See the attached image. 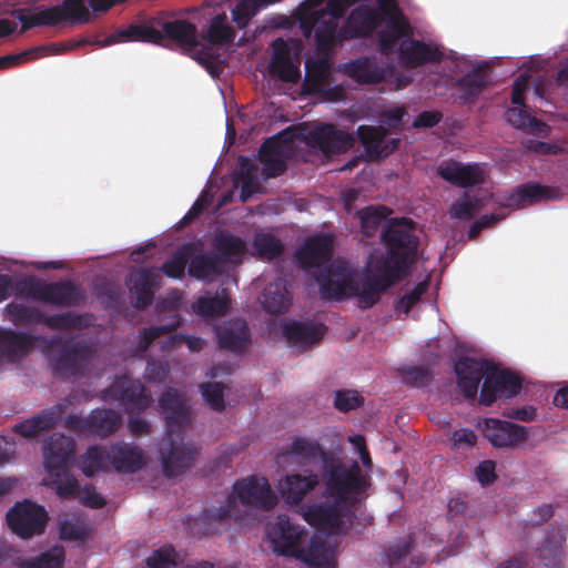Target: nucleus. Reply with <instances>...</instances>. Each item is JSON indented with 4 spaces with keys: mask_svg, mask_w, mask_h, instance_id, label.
Segmentation results:
<instances>
[{
    "mask_svg": "<svg viewBox=\"0 0 568 568\" xmlns=\"http://www.w3.org/2000/svg\"><path fill=\"white\" fill-rule=\"evenodd\" d=\"M64 564V551L61 547H53L42 554L36 561L19 558V568H62Z\"/></svg>",
    "mask_w": 568,
    "mask_h": 568,
    "instance_id": "40",
    "label": "nucleus"
},
{
    "mask_svg": "<svg viewBox=\"0 0 568 568\" xmlns=\"http://www.w3.org/2000/svg\"><path fill=\"white\" fill-rule=\"evenodd\" d=\"M318 481L314 473L291 474L278 480L277 490L287 504L297 505L316 488Z\"/></svg>",
    "mask_w": 568,
    "mask_h": 568,
    "instance_id": "17",
    "label": "nucleus"
},
{
    "mask_svg": "<svg viewBox=\"0 0 568 568\" xmlns=\"http://www.w3.org/2000/svg\"><path fill=\"white\" fill-rule=\"evenodd\" d=\"M406 219L394 221L384 233L387 256L369 257L366 273L345 261H335L317 277L321 294L326 300L357 298L363 307L375 304L387 287L398 281L416 253L417 242Z\"/></svg>",
    "mask_w": 568,
    "mask_h": 568,
    "instance_id": "1",
    "label": "nucleus"
},
{
    "mask_svg": "<svg viewBox=\"0 0 568 568\" xmlns=\"http://www.w3.org/2000/svg\"><path fill=\"white\" fill-rule=\"evenodd\" d=\"M321 17L322 16L318 14V11L315 10L301 19L300 27L305 38H310L313 32L315 33L316 24Z\"/></svg>",
    "mask_w": 568,
    "mask_h": 568,
    "instance_id": "60",
    "label": "nucleus"
},
{
    "mask_svg": "<svg viewBox=\"0 0 568 568\" xmlns=\"http://www.w3.org/2000/svg\"><path fill=\"white\" fill-rule=\"evenodd\" d=\"M555 197L554 191L538 184H528L516 189L510 201L513 205L524 206L541 200Z\"/></svg>",
    "mask_w": 568,
    "mask_h": 568,
    "instance_id": "37",
    "label": "nucleus"
},
{
    "mask_svg": "<svg viewBox=\"0 0 568 568\" xmlns=\"http://www.w3.org/2000/svg\"><path fill=\"white\" fill-rule=\"evenodd\" d=\"M108 459L116 471L134 473L146 464L148 456L135 445L119 443L108 449Z\"/></svg>",
    "mask_w": 568,
    "mask_h": 568,
    "instance_id": "20",
    "label": "nucleus"
},
{
    "mask_svg": "<svg viewBox=\"0 0 568 568\" xmlns=\"http://www.w3.org/2000/svg\"><path fill=\"white\" fill-rule=\"evenodd\" d=\"M284 144H261L258 161L263 165L261 174L264 178H273L285 170L286 156L283 152Z\"/></svg>",
    "mask_w": 568,
    "mask_h": 568,
    "instance_id": "29",
    "label": "nucleus"
},
{
    "mask_svg": "<svg viewBox=\"0 0 568 568\" xmlns=\"http://www.w3.org/2000/svg\"><path fill=\"white\" fill-rule=\"evenodd\" d=\"M273 55L268 65L270 74L285 82L295 83L301 78L298 65L293 61L292 48L282 38L272 42Z\"/></svg>",
    "mask_w": 568,
    "mask_h": 568,
    "instance_id": "16",
    "label": "nucleus"
},
{
    "mask_svg": "<svg viewBox=\"0 0 568 568\" xmlns=\"http://www.w3.org/2000/svg\"><path fill=\"white\" fill-rule=\"evenodd\" d=\"M487 63H483L466 73L457 81L458 88L466 97L475 98L479 95L483 90L488 85L489 78L487 74Z\"/></svg>",
    "mask_w": 568,
    "mask_h": 568,
    "instance_id": "36",
    "label": "nucleus"
},
{
    "mask_svg": "<svg viewBox=\"0 0 568 568\" xmlns=\"http://www.w3.org/2000/svg\"><path fill=\"white\" fill-rule=\"evenodd\" d=\"M476 477L483 485L493 483L496 478L495 463L491 460L481 462L476 468Z\"/></svg>",
    "mask_w": 568,
    "mask_h": 568,
    "instance_id": "57",
    "label": "nucleus"
},
{
    "mask_svg": "<svg viewBox=\"0 0 568 568\" xmlns=\"http://www.w3.org/2000/svg\"><path fill=\"white\" fill-rule=\"evenodd\" d=\"M47 521L44 508L29 500L16 504L7 514L8 526L21 538L42 534Z\"/></svg>",
    "mask_w": 568,
    "mask_h": 568,
    "instance_id": "13",
    "label": "nucleus"
},
{
    "mask_svg": "<svg viewBox=\"0 0 568 568\" xmlns=\"http://www.w3.org/2000/svg\"><path fill=\"white\" fill-rule=\"evenodd\" d=\"M230 305V298L222 291L219 294L212 295L206 293L204 295L199 296V298L192 305V308L195 314L203 318H213L215 316L223 315Z\"/></svg>",
    "mask_w": 568,
    "mask_h": 568,
    "instance_id": "31",
    "label": "nucleus"
},
{
    "mask_svg": "<svg viewBox=\"0 0 568 568\" xmlns=\"http://www.w3.org/2000/svg\"><path fill=\"white\" fill-rule=\"evenodd\" d=\"M109 465L108 450L99 447L89 448L80 462V468L87 476L103 471L108 469Z\"/></svg>",
    "mask_w": 568,
    "mask_h": 568,
    "instance_id": "41",
    "label": "nucleus"
},
{
    "mask_svg": "<svg viewBox=\"0 0 568 568\" xmlns=\"http://www.w3.org/2000/svg\"><path fill=\"white\" fill-rule=\"evenodd\" d=\"M124 0H89V4L93 12H106L112 7Z\"/></svg>",
    "mask_w": 568,
    "mask_h": 568,
    "instance_id": "63",
    "label": "nucleus"
},
{
    "mask_svg": "<svg viewBox=\"0 0 568 568\" xmlns=\"http://www.w3.org/2000/svg\"><path fill=\"white\" fill-rule=\"evenodd\" d=\"M564 547L561 542L554 541L539 549V557L545 567H557L561 564Z\"/></svg>",
    "mask_w": 568,
    "mask_h": 568,
    "instance_id": "48",
    "label": "nucleus"
},
{
    "mask_svg": "<svg viewBox=\"0 0 568 568\" xmlns=\"http://www.w3.org/2000/svg\"><path fill=\"white\" fill-rule=\"evenodd\" d=\"M159 406L168 427V438L160 447L162 468L168 477L179 476L193 465L196 455L192 447L174 439V434L179 435L191 420L187 400L170 388L161 397Z\"/></svg>",
    "mask_w": 568,
    "mask_h": 568,
    "instance_id": "6",
    "label": "nucleus"
},
{
    "mask_svg": "<svg viewBox=\"0 0 568 568\" xmlns=\"http://www.w3.org/2000/svg\"><path fill=\"white\" fill-rule=\"evenodd\" d=\"M12 16L22 24L21 33L34 27H57L61 23L85 24L91 21V13L84 0H63L58 6L16 9Z\"/></svg>",
    "mask_w": 568,
    "mask_h": 568,
    "instance_id": "10",
    "label": "nucleus"
},
{
    "mask_svg": "<svg viewBox=\"0 0 568 568\" xmlns=\"http://www.w3.org/2000/svg\"><path fill=\"white\" fill-rule=\"evenodd\" d=\"M216 337L221 348L232 352H241L248 345V332L246 324L236 320L216 329Z\"/></svg>",
    "mask_w": 568,
    "mask_h": 568,
    "instance_id": "28",
    "label": "nucleus"
},
{
    "mask_svg": "<svg viewBox=\"0 0 568 568\" xmlns=\"http://www.w3.org/2000/svg\"><path fill=\"white\" fill-rule=\"evenodd\" d=\"M178 323H179L178 321H173L170 325L151 327L148 331H145L144 332V342L141 345V349L144 351L148 347V345L151 343V341L159 338L162 335L168 334V339H169L170 344L175 345V344H180V343L184 342L187 345L190 351H192V352L200 351L203 347V341L201 338L195 337V336L185 337V336L171 334V332H170L171 328L176 326Z\"/></svg>",
    "mask_w": 568,
    "mask_h": 568,
    "instance_id": "32",
    "label": "nucleus"
},
{
    "mask_svg": "<svg viewBox=\"0 0 568 568\" xmlns=\"http://www.w3.org/2000/svg\"><path fill=\"white\" fill-rule=\"evenodd\" d=\"M331 64L326 59L306 62V83L317 88L324 84L329 77Z\"/></svg>",
    "mask_w": 568,
    "mask_h": 568,
    "instance_id": "45",
    "label": "nucleus"
},
{
    "mask_svg": "<svg viewBox=\"0 0 568 568\" xmlns=\"http://www.w3.org/2000/svg\"><path fill=\"white\" fill-rule=\"evenodd\" d=\"M366 145V155L369 160H375L379 158L381 155L388 154L392 149L389 148L390 144H365Z\"/></svg>",
    "mask_w": 568,
    "mask_h": 568,
    "instance_id": "61",
    "label": "nucleus"
},
{
    "mask_svg": "<svg viewBox=\"0 0 568 568\" xmlns=\"http://www.w3.org/2000/svg\"><path fill=\"white\" fill-rule=\"evenodd\" d=\"M389 214L385 207H366L358 212L363 233L371 236L378 229L382 221Z\"/></svg>",
    "mask_w": 568,
    "mask_h": 568,
    "instance_id": "44",
    "label": "nucleus"
},
{
    "mask_svg": "<svg viewBox=\"0 0 568 568\" xmlns=\"http://www.w3.org/2000/svg\"><path fill=\"white\" fill-rule=\"evenodd\" d=\"M216 255L201 254L199 244L182 246L163 265L164 273L173 278L184 273L185 264L190 261L189 273L204 282H212L217 275L224 273L230 265H237L243 261L247 250L245 242L239 236L221 233L214 243Z\"/></svg>",
    "mask_w": 568,
    "mask_h": 568,
    "instance_id": "4",
    "label": "nucleus"
},
{
    "mask_svg": "<svg viewBox=\"0 0 568 568\" xmlns=\"http://www.w3.org/2000/svg\"><path fill=\"white\" fill-rule=\"evenodd\" d=\"M442 120V113L438 111H423L413 122L414 128H433Z\"/></svg>",
    "mask_w": 568,
    "mask_h": 568,
    "instance_id": "56",
    "label": "nucleus"
},
{
    "mask_svg": "<svg viewBox=\"0 0 568 568\" xmlns=\"http://www.w3.org/2000/svg\"><path fill=\"white\" fill-rule=\"evenodd\" d=\"M528 87V80L519 75L513 84L511 103L513 108L506 111V120L515 128L527 130L534 134H541L547 130V125L532 116L525 104L524 93Z\"/></svg>",
    "mask_w": 568,
    "mask_h": 568,
    "instance_id": "14",
    "label": "nucleus"
},
{
    "mask_svg": "<svg viewBox=\"0 0 568 568\" xmlns=\"http://www.w3.org/2000/svg\"><path fill=\"white\" fill-rule=\"evenodd\" d=\"M111 397L118 398L128 409H143L150 405L151 398L144 393V388L138 382L126 377L116 381L109 389Z\"/></svg>",
    "mask_w": 568,
    "mask_h": 568,
    "instance_id": "23",
    "label": "nucleus"
},
{
    "mask_svg": "<svg viewBox=\"0 0 568 568\" xmlns=\"http://www.w3.org/2000/svg\"><path fill=\"white\" fill-rule=\"evenodd\" d=\"M458 386L467 397H475L478 384L484 378L480 403L490 405L497 397H511L521 386L517 375L498 369L490 363L474 358H462L455 365Z\"/></svg>",
    "mask_w": 568,
    "mask_h": 568,
    "instance_id": "7",
    "label": "nucleus"
},
{
    "mask_svg": "<svg viewBox=\"0 0 568 568\" xmlns=\"http://www.w3.org/2000/svg\"><path fill=\"white\" fill-rule=\"evenodd\" d=\"M399 59L407 67L416 68L426 63L440 62L443 60V53L437 47H433L420 40L410 39L402 42Z\"/></svg>",
    "mask_w": 568,
    "mask_h": 568,
    "instance_id": "22",
    "label": "nucleus"
},
{
    "mask_svg": "<svg viewBox=\"0 0 568 568\" xmlns=\"http://www.w3.org/2000/svg\"><path fill=\"white\" fill-rule=\"evenodd\" d=\"M211 196H212L211 190H205L201 194V196L197 199V201L194 203V205L192 206V209L190 210V212L185 216V219H191V217L197 215L204 209V206L209 203Z\"/></svg>",
    "mask_w": 568,
    "mask_h": 568,
    "instance_id": "62",
    "label": "nucleus"
},
{
    "mask_svg": "<svg viewBox=\"0 0 568 568\" xmlns=\"http://www.w3.org/2000/svg\"><path fill=\"white\" fill-rule=\"evenodd\" d=\"M197 36L196 26L186 20H165L161 17H154L119 29L99 43L101 45H112L121 42L160 44L164 39H169L187 50H193L199 45Z\"/></svg>",
    "mask_w": 568,
    "mask_h": 568,
    "instance_id": "9",
    "label": "nucleus"
},
{
    "mask_svg": "<svg viewBox=\"0 0 568 568\" xmlns=\"http://www.w3.org/2000/svg\"><path fill=\"white\" fill-rule=\"evenodd\" d=\"M377 32L381 52L393 51L397 42L413 33V28L397 0H377L376 7L359 4L348 14L338 31L339 41L369 38Z\"/></svg>",
    "mask_w": 568,
    "mask_h": 568,
    "instance_id": "3",
    "label": "nucleus"
},
{
    "mask_svg": "<svg viewBox=\"0 0 568 568\" xmlns=\"http://www.w3.org/2000/svg\"><path fill=\"white\" fill-rule=\"evenodd\" d=\"M159 280L160 276L155 271L138 270L131 273L129 287L138 307L151 303L153 292L159 286Z\"/></svg>",
    "mask_w": 568,
    "mask_h": 568,
    "instance_id": "25",
    "label": "nucleus"
},
{
    "mask_svg": "<svg viewBox=\"0 0 568 568\" xmlns=\"http://www.w3.org/2000/svg\"><path fill=\"white\" fill-rule=\"evenodd\" d=\"M39 48H31L17 54H7L0 57V70L19 65L22 62L38 58Z\"/></svg>",
    "mask_w": 568,
    "mask_h": 568,
    "instance_id": "52",
    "label": "nucleus"
},
{
    "mask_svg": "<svg viewBox=\"0 0 568 568\" xmlns=\"http://www.w3.org/2000/svg\"><path fill=\"white\" fill-rule=\"evenodd\" d=\"M7 311L12 316V321L14 322L31 321L38 317V314H36L33 310H30V307L20 303L9 304L7 306Z\"/></svg>",
    "mask_w": 568,
    "mask_h": 568,
    "instance_id": "54",
    "label": "nucleus"
},
{
    "mask_svg": "<svg viewBox=\"0 0 568 568\" xmlns=\"http://www.w3.org/2000/svg\"><path fill=\"white\" fill-rule=\"evenodd\" d=\"M480 206L481 203L477 199L466 195L452 205L449 213L454 219L466 221L470 220Z\"/></svg>",
    "mask_w": 568,
    "mask_h": 568,
    "instance_id": "47",
    "label": "nucleus"
},
{
    "mask_svg": "<svg viewBox=\"0 0 568 568\" xmlns=\"http://www.w3.org/2000/svg\"><path fill=\"white\" fill-rule=\"evenodd\" d=\"M119 425L120 416L116 413L97 409L92 412L89 419L84 420L80 430L103 437L113 433Z\"/></svg>",
    "mask_w": 568,
    "mask_h": 568,
    "instance_id": "30",
    "label": "nucleus"
},
{
    "mask_svg": "<svg viewBox=\"0 0 568 568\" xmlns=\"http://www.w3.org/2000/svg\"><path fill=\"white\" fill-rule=\"evenodd\" d=\"M54 416L51 413L34 416L14 427L23 437L37 436L41 430L47 429L53 425Z\"/></svg>",
    "mask_w": 568,
    "mask_h": 568,
    "instance_id": "43",
    "label": "nucleus"
},
{
    "mask_svg": "<svg viewBox=\"0 0 568 568\" xmlns=\"http://www.w3.org/2000/svg\"><path fill=\"white\" fill-rule=\"evenodd\" d=\"M333 239L329 235L308 237L297 250L296 257L304 268H320L332 255Z\"/></svg>",
    "mask_w": 568,
    "mask_h": 568,
    "instance_id": "18",
    "label": "nucleus"
},
{
    "mask_svg": "<svg viewBox=\"0 0 568 568\" xmlns=\"http://www.w3.org/2000/svg\"><path fill=\"white\" fill-rule=\"evenodd\" d=\"M253 247L260 257L272 260L281 254L283 244L270 233H258L254 237Z\"/></svg>",
    "mask_w": 568,
    "mask_h": 568,
    "instance_id": "42",
    "label": "nucleus"
},
{
    "mask_svg": "<svg viewBox=\"0 0 568 568\" xmlns=\"http://www.w3.org/2000/svg\"><path fill=\"white\" fill-rule=\"evenodd\" d=\"M278 503L276 493L264 476L252 475L237 480L227 497L223 515L241 517L237 506H256L264 509L274 508Z\"/></svg>",
    "mask_w": 568,
    "mask_h": 568,
    "instance_id": "11",
    "label": "nucleus"
},
{
    "mask_svg": "<svg viewBox=\"0 0 568 568\" xmlns=\"http://www.w3.org/2000/svg\"><path fill=\"white\" fill-rule=\"evenodd\" d=\"M477 437L475 433L468 428H459L452 433L450 443L456 449H466L476 444Z\"/></svg>",
    "mask_w": 568,
    "mask_h": 568,
    "instance_id": "53",
    "label": "nucleus"
},
{
    "mask_svg": "<svg viewBox=\"0 0 568 568\" xmlns=\"http://www.w3.org/2000/svg\"><path fill=\"white\" fill-rule=\"evenodd\" d=\"M334 403L338 410L349 412L362 404V397L355 390H338Z\"/></svg>",
    "mask_w": 568,
    "mask_h": 568,
    "instance_id": "50",
    "label": "nucleus"
},
{
    "mask_svg": "<svg viewBox=\"0 0 568 568\" xmlns=\"http://www.w3.org/2000/svg\"><path fill=\"white\" fill-rule=\"evenodd\" d=\"M437 171L444 180L462 187L483 183L486 174L484 168L478 164H462L454 161L440 164Z\"/></svg>",
    "mask_w": 568,
    "mask_h": 568,
    "instance_id": "21",
    "label": "nucleus"
},
{
    "mask_svg": "<svg viewBox=\"0 0 568 568\" xmlns=\"http://www.w3.org/2000/svg\"><path fill=\"white\" fill-rule=\"evenodd\" d=\"M349 6H346V0H328L325 9H321L320 11H324L328 18H334L335 21L338 22Z\"/></svg>",
    "mask_w": 568,
    "mask_h": 568,
    "instance_id": "58",
    "label": "nucleus"
},
{
    "mask_svg": "<svg viewBox=\"0 0 568 568\" xmlns=\"http://www.w3.org/2000/svg\"><path fill=\"white\" fill-rule=\"evenodd\" d=\"M262 304L268 313L285 312L291 305V297L285 281L280 278L275 283L270 284L263 293Z\"/></svg>",
    "mask_w": 568,
    "mask_h": 568,
    "instance_id": "33",
    "label": "nucleus"
},
{
    "mask_svg": "<svg viewBox=\"0 0 568 568\" xmlns=\"http://www.w3.org/2000/svg\"><path fill=\"white\" fill-rule=\"evenodd\" d=\"M344 72L361 84H377L385 78V72L371 58L362 57L344 64Z\"/></svg>",
    "mask_w": 568,
    "mask_h": 568,
    "instance_id": "27",
    "label": "nucleus"
},
{
    "mask_svg": "<svg viewBox=\"0 0 568 568\" xmlns=\"http://www.w3.org/2000/svg\"><path fill=\"white\" fill-rule=\"evenodd\" d=\"M175 552L172 548L165 547L154 551L148 558L149 568H170L174 564Z\"/></svg>",
    "mask_w": 568,
    "mask_h": 568,
    "instance_id": "51",
    "label": "nucleus"
},
{
    "mask_svg": "<svg viewBox=\"0 0 568 568\" xmlns=\"http://www.w3.org/2000/svg\"><path fill=\"white\" fill-rule=\"evenodd\" d=\"M263 142H356L355 139L331 123L290 126L265 138Z\"/></svg>",
    "mask_w": 568,
    "mask_h": 568,
    "instance_id": "12",
    "label": "nucleus"
},
{
    "mask_svg": "<svg viewBox=\"0 0 568 568\" xmlns=\"http://www.w3.org/2000/svg\"><path fill=\"white\" fill-rule=\"evenodd\" d=\"M318 14L322 17L318 18V23L315 29V44L320 51H327L336 42H342L338 40V22L335 21L334 18H328L324 11H318Z\"/></svg>",
    "mask_w": 568,
    "mask_h": 568,
    "instance_id": "35",
    "label": "nucleus"
},
{
    "mask_svg": "<svg viewBox=\"0 0 568 568\" xmlns=\"http://www.w3.org/2000/svg\"><path fill=\"white\" fill-rule=\"evenodd\" d=\"M258 175L260 169L256 166V161L241 158L240 159V169L237 171V183H242V194L241 197L243 201H246L248 194L252 193L258 185Z\"/></svg>",
    "mask_w": 568,
    "mask_h": 568,
    "instance_id": "38",
    "label": "nucleus"
},
{
    "mask_svg": "<svg viewBox=\"0 0 568 568\" xmlns=\"http://www.w3.org/2000/svg\"><path fill=\"white\" fill-rule=\"evenodd\" d=\"M325 490L322 500L301 509L311 526L326 534H341L352 525V506L368 487V475L356 462L345 464L336 458L324 460Z\"/></svg>",
    "mask_w": 568,
    "mask_h": 568,
    "instance_id": "2",
    "label": "nucleus"
},
{
    "mask_svg": "<svg viewBox=\"0 0 568 568\" xmlns=\"http://www.w3.org/2000/svg\"><path fill=\"white\" fill-rule=\"evenodd\" d=\"M478 426L490 444L499 448L515 447L528 435L524 426L496 418H486L479 422Z\"/></svg>",
    "mask_w": 568,
    "mask_h": 568,
    "instance_id": "15",
    "label": "nucleus"
},
{
    "mask_svg": "<svg viewBox=\"0 0 568 568\" xmlns=\"http://www.w3.org/2000/svg\"><path fill=\"white\" fill-rule=\"evenodd\" d=\"M348 442L354 446L355 452L357 453L359 459L363 463V466L367 469L372 467V459L366 449L365 439L361 435H354L348 437Z\"/></svg>",
    "mask_w": 568,
    "mask_h": 568,
    "instance_id": "55",
    "label": "nucleus"
},
{
    "mask_svg": "<svg viewBox=\"0 0 568 568\" xmlns=\"http://www.w3.org/2000/svg\"><path fill=\"white\" fill-rule=\"evenodd\" d=\"M39 297L54 304H70L75 298V288L70 283L42 285L39 288Z\"/></svg>",
    "mask_w": 568,
    "mask_h": 568,
    "instance_id": "39",
    "label": "nucleus"
},
{
    "mask_svg": "<svg viewBox=\"0 0 568 568\" xmlns=\"http://www.w3.org/2000/svg\"><path fill=\"white\" fill-rule=\"evenodd\" d=\"M201 37L212 45H229L236 37V29L226 12H216L210 18L207 28L202 31Z\"/></svg>",
    "mask_w": 568,
    "mask_h": 568,
    "instance_id": "26",
    "label": "nucleus"
},
{
    "mask_svg": "<svg viewBox=\"0 0 568 568\" xmlns=\"http://www.w3.org/2000/svg\"><path fill=\"white\" fill-rule=\"evenodd\" d=\"M74 453V443L63 435H53L43 445V459L45 475L43 485L51 486L57 494L67 498L75 495L84 505L98 508L104 504V499L93 488L78 489L77 480L69 475L65 467Z\"/></svg>",
    "mask_w": 568,
    "mask_h": 568,
    "instance_id": "8",
    "label": "nucleus"
},
{
    "mask_svg": "<svg viewBox=\"0 0 568 568\" xmlns=\"http://www.w3.org/2000/svg\"><path fill=\"white\" fill-rule=\"evenodd\" d=\"M322 455L323 452L317 443L305 438H296L286 450L277 455L276 463L282 467L304 465L306 462Z\"/></svg>",
    "mask_w": 568,
    "mask_h": 568,
    "instance_id": "24",
    "label": "nucleus"
},
{
    "mask_svg": "<svg viewBox=\"0 0 568 568\" xmlns=\"http://www.w3.org/2000/svg\"><path fill=\"white\" fill-rule=\"evenodd\" d=\"M427 290V282L423 281L419 284H417L410 292L406 293L397 303L396 310L399 313L407 314L412 306L416 304L422 295Z\"/></svg>",
    "mask_w": 568,
    "mask_h": 568,
    "instance_id": "49",
    "label": "nucleus"
},
{
    "mask_svg": "<svg viewBox=\"0 0 568 568\" xmlns=\"http://www.w3.org/2000/svg\"><path fill=\"white\" fill-rule=\"evenodd\" d=\"M33 344V339L22 334L9 331L0 333V349L9 361H16L26 355Z\"/></svg>",
    "mask_w": 568,
    "mask_h": 568,
    "instance_id": "34",
    "label": "nucleus"
},
{
    "mask_svg": "<svg viewBox=\"0 0 568 568\" xmlns=\"http://www.w3.org/2000/svg\"><path fill=\"white\" fill-rule=\"evenodd\" d=\"M407 112L403 106H396L384 112L383 122L388 126L399 128Z\"/></svg>",
    "mask_w": 568,
    "mask_h": 568,
    "instance_id": "59",
    "label": "nucleus"
},
{
    "mask_svg": "<svg viewBox=\"0 0 568 568\" xmlns=\"http://www.w3.org/2000/svg\"><path fill=\"white\" fill-rule=\"evenodd\" d=\"M275 334L281 332L283 337L296 347H305L317 343L325 333L323 325L303 324L281 321L274 324Z\"/></svg>",
    "mask_w": 568,
    "mask_h": 568,
    "instance_id": "19",
    "label": "nucleus"
},
{
    "mask_svg": "<svg viewBox=\"0 0 568 568\" xmlns=\"http://www.w3.org/2000/svg\"><path fill=\"white\" fill-rule=\"evenodd\" d=\"M129 429L133 435H142L149 433V425L141 418H131L129 422Z\"/></svg>",
    "mask_w": 568,
    "mask_h": 568,
    "instance_id": "64",
    "label": "nucleus"
},
{
    "mask_svg": "<svg viewBox=\"0 0 568 568\" xmlns=\"http://www.w3.org/2000/svg\"><path fill=\"white\" fill-rule=\"evenodd\" d=\"M265 538L274 552L294 557L307 568H335L333 548L318 544L304 527L284 514L266 524Z\"/></svg>",
    "mask_w": 568,
    "mask_h": 568,
    "instance_id": "5",
    "label": "nucleus"
},
{
    "mask_svg": "<svg viewBox=\"0 0 568 568\" xmlns=\"http://www.w3.org/2000/svg\"><path fill=\"white\" fill-rule=\"evenodd\" d=\"M201 394L210 408L222 410L225 407L224 390L225 387L221 383H206L200 386Z\"/></svg>",
    "mask_w": 568,
    "mask_h": 568,
    "instance_id": "46",
    "label": "nucleus"
}]
</instances>
